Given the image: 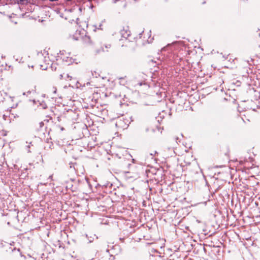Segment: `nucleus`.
<instances>
[{
  "instance_id": "obj_1",
  "label": "nucleus",
  "mask_w": 260,
  "mask_h": 260,
  "mask_svg": "<svg viewBox=\"0 0 260 260\" xmlns=\"http://www.w3.org/2000/svg\"><path fill=\"white\" fill-rule=\"evenodd\" d=\"M146 77L147 76L144 73H140L136 77V83L135 84V86H137V85L139 86H142L145 85L147 87H149V86L148 85L147 82H146Z\"/></svg>"
},
{
  "instance_id": "obj_2",
  "label": "nucleus",
  "mask_w": 260,
  "mask_h": 260,
  "mask_svg": "<svg viewBox=\"0 0 260 260\" xmlns=\"http://www.w3.org/2000/svg\"><path fill=\"white\" fill-rule=\"evenodd\" d=\"M84 32H85L83 29L82 30H77L75 35L72 36L73 39L75 40L82 39Z\"/></svg>"
},
{
  "instance_id": "obj_3",
  "label": "nucleus",
  "mask_w": 260,
  "mask_h": 260,
  "mask_svg": "<svg viewBox=\"0 0 260 260\" xmlns=\"http://www.w3.org/2000/svg\"><path fill=\"white\" fill-rule=\"evenodd\" d=\"M60 54L63 55V53H61L60 51ZM63 60V61L67 62L68 64H71L74 62V59H73L72 57L69 56H65L64 55H63L61 57Z\"/></svg>"
},
{
  "instance_id": "obj_4",
  "label": "nucleus",
  "mask_w": 260,
  "mask_h": 260,
  "mask_svg": "<svg viewBox=\"0 0 260 260\" xmlns=\"http://www.w3.org/2000/svg\"><path fill=\"white\" fill-rule=\"evenodd\" d=\"M82 40L86 44H90L91 43L90 37L86 35L83 36Z\"/></svg>"
},
{
  "instance_id": "obj_5",
  "label": "nucleus",
  "mask_w": 260,
  "mask_h": 260,
  "mask_svg": "<svg viewBox=\"0 0 260 260\" xmlns=\"http://www.w3.org/2000/svg\"><path fill=\"white\" fill-rule=\"evenodd\" d=\"M64 76V80L67 81H71L72 79V76L69 75L68 74H65Z\"/></svg>"
},
{
  "instance_id": "obj_6",
  "label": "nucleus",
  "mask_w": 260,
  "mask_h": 260,
  "mask_svg": "<svg viewBox=\"0 0 260 260\" xmlns=\"http://www.w3.org/2000/svg\"><path fill=\"white\" fill-rule=\"evenodd\" d=\"M18 4H25L27 3L28 0H17Z\"/></svg>"
},
{
  "instance_id": "obj_7",
  "label": "nucleus",
  "mask_w": 260,
  "mask_h": 260,
  "mask_svg": "<svg viewBox=\"0 0 260 260\" xmlns=\"http://www.w3.org/2000/svg\"><path fill=\"white\" fill-rule=\"evenodd\" d=\"M171 45V44H168L166 47H164L163 48L161 49V51H164L166 50V49L169 47V46H170Z\"/></svg>"
},
{
  "instance_id": "obj_8",
  "label": "nucleus",
  "mask_w": 260,
  "mask_h": 260,
  "mask_svg": "<svg viewBox=\"0 0 260 260\" xmlns=\"http://www.w3.org/2000/svg\"><path fill=\"white\" fill-rule=\"evenodd\" d=\"M65 75V73H63L62 74H60L59 75V79H64V76Z\"/></svg>"
},
{
  "instance_id": "obj_9",
  "label": "nucleus",
  "mask_w": 260,
  "mask_h": 260,
  "mask_svg": "<svg viewBox=\"0 0 260 260\" xmlns=\"http://www.w3.org/2000/svg\"><path fill=\"white\" fill-rule=\"evenodd\" d=\"M52 91L53 93H56L57 91L56 88L55 87H53L52 88Z\"/></svg>"
},
{
  "instance_id": "obj_10",
  "label": "nucleus",
  "mask_w": 260,
  "mask_h": 260,
  "mask_svg": "<svg viewBox=\"0 0 260 260\" xmlns=\"http://www.w3.org/2000/svg\"><path fill=\"white\" fill-rule=\"evenodd\" d=\"M40 67L43 70H46L47 68V67H44L42 64H40Z\"/></svg>"
},
{
  "instance_id": "obj_11",
  "label": "nucleus",
  "mask_w": 260,
  "mask_h": 260,
  "mask_svg": "<svg viewBox=\"0 0 260 260\" xmlns=\"http://www.w3.org/2000/svg\"><path fill=\"white\" fill-rule=\"evenodd\" d=\"M120 122H121V120H120V121L118 122V123H117L116 124H120Z\"/></svg>"
},
{
  "instance_id": "obj_12",
  "label": "nucleus",
  "mask_w": 260,
  "mask_h": 260,
  "mask_svg": "<svg viewBox=\"0 0 260 260\" xmlns=\"http://www.w3.org/2000/svg\"><path fill=\"white\" fill-rule=\"evenodd\" d=\"M259 37H260V32H259Z\"/></svg>"
}]
</instances>
